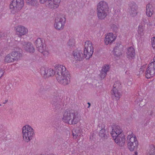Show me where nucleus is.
<instances>
[{"label":"nucleus","instance_id":"14","mask_svg":"<svg viewBox=\"0 0 155 155\" xmlns=\"http://www.w3.org/2000/svg\"><path fill=\"white\" fill-rule=\"evenodd\" d=\"M51 103L54 108L56 110H58L61 107V100L59 97H54L51 100Z\"/></svg>","mask_w":155,"mask_h":155},{"label":"nucleus","instance_id":"22","mask_svg":"<svg viewBox=\"0 0 155 155\" xmlns=\"http://www.w3.org/2000/svg\"><path fill=\"white\" fill-rule=\"evenodd\" d=\"M110 66L107 64L104 65L100 71V77L101 79H104L107 75V72L109 70Z\"/></svg>","mask_w":155,"mask_h":155},{"label":"nucleus","instance_id":"19","mask_svg":"<svg viewBox=\"0 0 155 155\" xmlns=\"http://www.w3.org/2000/svg\"><path fill=\"white\" fill-rule=\"evenodd\" d=\"M135 50L132 47H128L127 50L126 56L130 60H132L135 58Z\"/></svg>","mask_w":155,"mask_h":155},{"label":"nucleus","instance_id":"29","mask_svg":"<svg viewBox=\"0 0 155 155\" xmlns=\"http://www.w3.org/2000/svg\"><path fill=\"white\" fill-rule=\"evenodd\" d=\"M144 27L142 25H139L137 31L138 34L141 38L143 37L144 36Z\"/></svg>","mask_w":155,"mask_h":155},{"label":"nucleus","instance_id":"12","mask_svg":"<svg viewBox=\"0 0 155 155\" xmlns=\"http://www.w3.org/2000/svg\"><path fill=\"white\" fill-rule=\"evenodd\" d=\"M155 74V64L153 63H150L145 72V76L147 78H150Z\"/></svg>","mask_w":155,"mask_h":155},{"label":"nucleus","instance_id":"25","mask_svg":"<svg viewBox=\"0 0 155 155\" xmlns=\"http://www.w3.org/2000/svg\"><path fill=\"white\" fill-rule=\"evenodd\" d=\"M154 7L151 4H148L146 6V14L148 17H151L154 12Z\"/></svg>","mask_w":155,"mask_h":155},{"label":"nucleus","instance_id":"48","mask_svg":"<svg viewBox=\"0 0 155 155\" xmlns=\"http://www.w3.org/2000/svg\"><path fill=\"white\" fill-rule=\"evenodd\" d=\"M0 106H1V104H0Z\"/></svg>","mask_w":155,"mask_h":155},{"label":"nucleus","instance_id":"46","mask_svg":"<svg viewBox=\"0 0 155 155\" xmlns=\"http://www.w3.org/2000/svg\"><path fill=\"white\" fill-rule=\"evenodd\" d=\"M46 155H54V154L53 153H51L50 154H48Z\"/></svg>","mask_w":155,"mask_h":155},{"label":"nucleus","instance_id":"44","mask_svg":"<svg viewBox=\"0 0 155 155\" xmlns=\"http://www.w3.org/2000/svg\"><path fill=\"white\" fill-rule=\"evenodd\" d=\"M153 61L151 62L155 64V56L153 58Z\"/></svg>","mask_w":155,"mask_h":155},{"label":"nucleus","instance_id":"10","mask_svg":"<svg viewBox=\"0 0 155 155\" xmlns=\"http://www.w3.org/2000/svg\"><path fill=\"white\" fill-rule=\"evenodd\" d=\"M65 21V18L62 16L56 18L54 24L55 28L58 30H62L64 28Z\"/></svg>","mask_w":155,"mask_h":155},{"label":"nucleus","instance_id":"32","mask_svg":"<svg viewBox=\"0 0 155 155\" xmlns=\"http://www.w3.org/2000/svg\"><path fill=\"white\" fill-rule=\"evenodd\" d=\"M74 132L75 133L73 132L72 134L73 137L74 139H76L77 137L80 136L82 134L81 131L80 130L79 128L78 129L77 128L76 130H75Z\"/></svg>","mask_w":155,"mask_h":155},{"label":"nucleus","instance_id":"17","mask_svg":"<svg viewBox=\"0 0 155 155\" xmlns=\"http://www.w3.org/2000/svg\"><path fill=\"white\" fill-rule=\"evenodd\" d=\"M115 142L120 146H123L125 142V136L124 134L113 138Z\"/></svg>","mask_w":155,"mask_h":155},{"label":"nucleus","instance_id":"47","mask_svg":"<svg viewBox=\"0 0 155 155\" xmlns=\"http://www.w3.org/2000/svg\"><path fill=\"white\" fill-rule=\"evenodd\" d=\"M135 154L136 155H137V152H135Z\"/></svg>","mask_w":155,"mask_h":155},{"label":"nucleus","instance_id":"4","mask_svg":"<svg viewBox=\"0 0 155 155\" xmlns=\"http://www.w3.org/2000/svg\"><path fill=\"white\" fill-rule=\"evenodd\" d=\"M24 4V0H13L9 5L11 13L13 14L18 13L22 9Z\"/></svg>","mask_w":155,"mask_h":155},{"label":"nucleus","instance_id":"36","mask_svg":"<svg viewBox=\"0 0 155 155\" xmlns=\"http://www.w3.org/2000/svg\"><path fill=\"white\" fill-rule=\"evenodd\" d=\"M121 84L119 81L115 82L113 86V88L118 89L120 87Z\"/></svg>","mask_w":155,"mask_h":155},{"label":"nucleus","instance_id":"35","mask_svg":"<svg viewBox=\"0 0 155 155\" xmlns=\"http://www.w3.org/2000/svg\"><path fill=\"white\" fill-rule=\"evenodd\" d=\"M75 41L73 39H70L68 42L67 45L69 48L73 47L74 45Z\"/></svg>","mask_w":155,"mask_h":155},{"label":"nucleus","instance_id":"2","mask_svg":"<svg viewBox=\"0 0 155 155\" xmlns=\"http://www.w3.org/2000/svg\"><path fill=\"white\" fill-rule=\"evenodd\" d=\"M97 12L98 18L101 20L104 19L108 13L107 3L104 1L100 2L97 5Z\"/></svg>","mask_w":155,"mask_h":155},{"label":"nucleus","instance_id":"21","mask_svg":"<svg viewBox=\"0 0 155 155\" xmlns=\"http://www.w3.org/2000/svg\"><path fill=\"white\" fill-rule=\"evenodd\" d=\"M23 48L25 51L30 53H33L35 51V49L33 45L30 42H25L23 45Z\"/></svg>","mask_w":155,"mask_h":155},{"label":"nucleus","instance_id":"3","mask_svg":"<svg viewBox=\"0 0 155 155\" xmlns=\"http://www.w3.org/2000/svg\"><path fill=\"white\" fill-rule=\"evenodd\" d=\"M22 133L24 141L28 143L33 138L35 135L34 130L30 126L26 125L22 128Z\"/></svg>","mask_w":155,"mask_h":155},{"label":"nucleus","instance_id":"6","mask_svg":"<svg viewBox=\"0 0 155 155\" xmlns=\"http://www.w3.org/2000/svg\"><path fill=\"white\" fill-rule=\"evenodd\" d=\"M127 142L128 148L130 151L134 150L138 144L136 137L132 133L127 136Z\"/></svg>","mask_w":155,"mask_h":155},{"label":"nucleus","instance_id":"15","mask_svg":"<svg viewBox=\"0 0 155 155\" xmlns=\"http://www.w3.org/2000/svg\"><path fill=\"white\" fill-rule=\"evenodd\" d=\"M122 132V130L119 126L115 125L112 127V131L111 134L113 138L120 136V135L124 134Z\"/></svg>","mask_w":155,"mask_h":155},{"label":"nucleus","instance_id":"42","mask_svg":"<svg viewBox=\"0 0 155 155\" xmlns=\"http://www.w3.org/2000/svg\"><path fill=\"white\" fill-rule=\"evenodd\" d=\"M8 101V99L5 100L3 102V104H6Z\"/></svg>","mask_w":155,"mask_h":155},{"label":"nucleus","instance_id":"8","mask_svg":"<svg viewBox=\"0 0 155 155\" xmlns=\"http://www.w3.org/2000/svg\"><path fill=\"white\" fill-rule=\"evenodd\" d=\"M35 44L38 50L45 56L48 54V52L46 50V48L44 45L43 40L40 38H38L35 41Z\"/></svg>","mask_w":155,"mask_h":155},{"label":"nucleus","instance_id":"38","mask_svg":"<svg viewBox=\"0 0 155 155\" xmlns=\"http://www.w3.org/2000/svg\"><path fill=\"white\" fill-rule=\"evenodd\" d=\"M151 40L152 47L155 49V37L152 38Z\"/></svg>","mask_w":155,"mask_h":155},{"label":"nucleus","instance_id":"41","mask_svg":"<svg viewBox=\"0 0 155 155\" xmlns=\"http://www.w3.org/2000/svg\"><path fill=\"white\" fill-rule=\"evenodd\" d=\"M5 34L4 33H0V39L4 37L5 36Z\"/></svg>","mask_w":155,"mask_h":155},{"label":"nucleus","instance_id":"28","mask_svg":"<svg viewBox=\"0 0 155 155\" xmlns=\"http://www.w3.org/2000/svg\"><path fill=\"white\" fill-rule=\"evenodd\" d=\"M112 92V94L113 97H116L117 100H119L120 98V93L118 92V89L113 88Z\"/></svg>","mask_w":155,"mask_h":155},{"label":"nucleus","instance_id":"37","mask_svg":"<svg viewBox=\"0 0 155 155\" xmlns=\"http://www.w3.org/2000/svg\"><path fill=\"white\" fill-rule=\"evenodd\" d=\"M111 28L112 30L115 32H117L118 30V28L117 25L112 24L111 25Z\"/></svg>","mask_w":155,"mask_h":155},{"label":"nucleus","instance_id":"39","mask_svg":"<svg viewBox=\"0 0 155 155\" xmlns=\"http://www.w3.org/2000/svg\"><path fill=\"white\" fill-rule=\"evenodd\" d=\"M145 68V66H142L140 69V74H142L144 71V69Z\"/></svg>","mask_w":155,"mask_h":155},{"label":"nucleus","instance_id":"26","mask_svg":"<svg viewBox=\"0 0 155 155\" xmlns=\"http://www.w3.org/2000/svg\"><path fill=\"white\" fill-rule=\"evenodd\" d=\"M11 53L15 61H17L20 60L22 57V54L19 51H13Z\"/></svg>","mask_w":155,"mask_h":155},{"label":"nucleus","instance_id":"9","mask_svg":"<svg viewBox=\"0 0 155 155\" xmlns=\"http://www.w3.org/2000/svg\"><path fill=\"white\" fill-rule=\"evenodd\" d=\"M16 35L18 36V38L15 37V39L16 41L20 40V38L22 36L26 35L28 32V29L24 26L21 25L18 26L15 28Z\"/></svg>","mask_w":155,"mask_h":155},{"label":"nucleus","instance_id":"16","mask_svg":"<svg viewBox=\"0 0 155 155\" xmlns=\"http://www.w3.org/2000/svg\"><path fill=\"white\" fill-rule=\"evenodd\" d=\"M70 73L57 78L58 81L61 84L66 85L69 84L70 82Z\"/></svg>","mask_w":155,"mask_h":155},{"label":"nucleus","instance_id":"13","mask_svg":"<svg viewBox=\"0 0 155 155\" xmlns=\"http://www.w3.org/2000/svg\"><path fill=\"white\" fill-rule=\"evenodd\" d=\"M123 46L119 43L116 44L113 50V54L115 57H118L122 54Z\"/></svg>","mask_w":155,"mask_h":155},{"label":"nucleus","instance_id":"11","mask_svg":"<svg viewBox=\"0 0 155 155\" xmlns=\"http://www.w3.org/2000/svg\"><path fill=\"white\" fill-rule=\"evenodd\" d=\"M55 73L57 74V78L59 77L67 75L69 73L65 66L62 65H58L55 66Z\"/></svg>","mask_w":155,"mask_h":155},{"label":"nucleus","instance_id":"31","mask_svg":"<svg viewBox=\"0 0 155 155\" xmlns=\"http://www.w3.org/2000/svg\"><path fill=\"white\" fill-rule=\"evenodd\" d=\"M26 2L28 5L33 6H36L38 4L37 0H26Z\"/></svg>","mask_w":155,"mask_h":155},{"label":"nucleus","instance_id":"1","mask_svg":"<svg viewBox=\"0 0 155 155\" xmlns=\"http://www.w3.org/2000/svg\"><path fill=\"white\" fill-rule=\"evenodd\" d=\"M81 116L76 111L67 110L63 113L62 120L64 122L70 124H76L80 120Z\"/></svg>","mask_w":155,"mask_h":155},{"label":"nucleus","instance_id":"27","mask_svg":"<svg viewBox=\"0 0 155 155\" xmlns=\"http://www.w3.org/2000/svg\"><path fill=\"white\" fill-rule=\"evenodd\" d=\"M137 6L136 5H133L130 7L129 10V12L132 17H135L137 15Z\"/></svg>","mask_w":155,"mask_h":155},{"label":"nucleus","instance_id":"20","mask_svg":"<svg viewBox=\"0 0 155 155\" xmlns=\"http://www.w3.org/2000/svg\"><path fill=\"white\" fill-rule=\"evenodd\" d=\"M41 73L45 78H47L54 75V72L51 68H42Z\"/></svg>","mask_w":155,"mask_h":155},{"label":"nucleus","instance_id":"43","mask_svg":"<svg viewBox=\"0 0 155 155\" xmlns=\"http://www.w3.org/2000/svg\"><path fill=\"white\" fill-rule=\"evenodd\" d=\"M9 112H10V113H12L13 112V109L12 108H11L9 109Z\"/></svg>","mask_w":155,"mask_h":155},{"label":"nucleus","instance_id":"24","mask_svg":"<svg viewBox=\"0 0 155 155\" xmlns=\"http://www.w3.org/2000/svg\"><path fill=\"white\" fill-rule=\"evenodd\" d=\"M99 127L101 130L99 132V135L100 137H101L103 139H106L107 137V135L106 132V130L104 129L105 125L104 124H99Z\"/></svg>","mask_w":155,"mask_h":155},{"label":"nucleus","instance_id":"5","mask_svg":"<svg viewBox=\"0 0 155 155\" xmlns=\"http://www.w3.org/2000/svg\"><path fill=\"white\" fill-rule=\"evenodd\" d=\"M60 2V0H39L40 4H44L46 7L52 10L57 8Z\"/></svg>","mask_w":155,"mask_h":155},{"label":"nucleus","instance_id":"34","mask_svg":"<svg viewBox=\"0 0 155 155\" xmlns=\"http://www.w3.org/2000/svg\"><path fill=\"white\" fill-rule=\"evenodd\" d=\"M147 153L155 155V148L153 145H150Z\"/></svg>","mask_w":155,"mask_h":155},{"label":"nucleus","instance_id":"45","mask_svg":"<svg viewBox=\"0 0 155 155\" xmlns=\"http://www.w3.org/2000/svg\"><path fill=\"white\" fill-rule=\"evenodd\" d=\"M87 104H88V105H89V106L88 107H87L88 108H89L90 107V106H91V104H90V103H89V102H88L87 103Z\"/></svg>","mask_w":155,"mask_h":155},{"label":"nucleus","instance_id":"30","mask_svg":"<svg viewBox=\"0 0 155 155\" xmlns=\"http://www.w3.org/2000/svg\"><path fill=\"white\" fill-rule=\"evenodd\" d=\"M5 62L8 63H12L15 61L12 56L11 53L7 54L5 58Z\"/></svg>","mask_w":155,"mask_h":155},{"label":"nucleus","instance_id":"40","mask_svg":"<svg viewBox=\"0 0 155 155\" xmlns=\"http://www.w3.org/2000/svg\"><path fill=\"white\" fill-rule=\"evenodd\" d=\"M4 73V71L1 68H0V78L3 75Z\"/></svg>","mask_w":155,"mask_h":155},{"label":"nucleus","instance_id":"33","mask_svg":"<svg viewBox=\"0 0 155 155\" xmlns=\"http://www.w3.org/2000/svg\"><path fill=\"white\" fill-rule=\"evenodd\" d=\"M50 88L49 86L47 85H42L39 88V91L41 93L46 91Z\"/></svg>","mask_w":155,"mask_h":155},{"label":"nucleus","instance_id":"7","mask_svg":"<svg viewBox=\"0 0 155 155\" xmlns=\"http://www.w3.org/2000/svg\"><path fill=\"white\" fill-rule=\"evenodd\" d=\"M93 53V48L92 43L90 41H87L85 42L84 54L87 59L90 58Z\"/></svg>","mask_w":155,"mask_h":155},{"label":"nucleus","instance_id":"18","mask_svg":"<svg viewBox=\"0 0 155 155\" xmlns=\"http://www.w3.org/2000/svg\"><path fill=\"white\" fill-rule=\"evenodd\" d=\"M115 39V36L112 33H109L106 35L104 42L106 45H107L112 43Z\"/></svg>","mask_w":155,"mask_h":155},{"label":"nucleus","instance_id":"23","mask_svg":"<svg viewBox=\"0 0 155 155\" xmlns=\"http://www.w3.org/2000/svg\"><path fill=\"white\" fill-rule=\"evenodd\" d=\"M73 56L74 59L76 61H81L84 59V58H85L84 54L83 55L82 51H74Z\"/></svg>","mask_w":155,"mask_h":155}]
</instances>
